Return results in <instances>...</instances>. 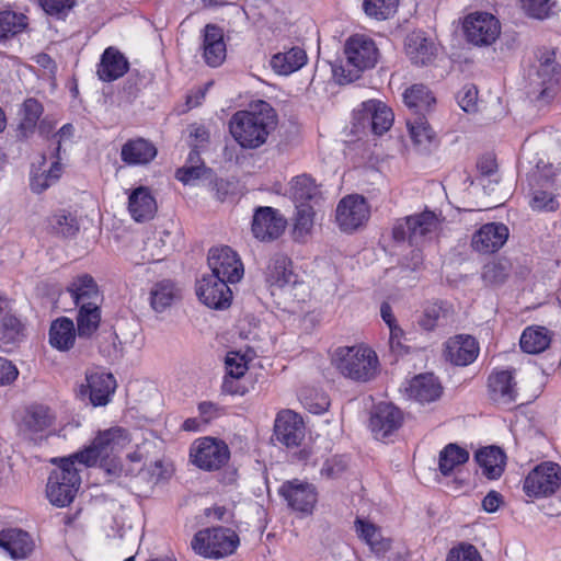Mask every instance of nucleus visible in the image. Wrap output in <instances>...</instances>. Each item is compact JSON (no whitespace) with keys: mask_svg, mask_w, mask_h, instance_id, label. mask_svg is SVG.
<instances>
[{"mask_svg":"<svg viewBox=\"0 0 561 561\" xmlns=\"http://www.w3.org/2000/svg\"><path fill=\"white\" fill-rule=\"evenodd\" d=\"M277 125L275 110L265 101H259L249 110L236 112L230 122V134L244 149H256L264 145Z\"/></svg>","mask_w":561,"mask_h":561,"instance_id":"1","label":"nucleus"},{"mask_svg":"<svg viewBox=\"0 0 561 561\" xmlns=\"http://www.w3.org/2000/svg\"><path fill=\"white\" fill-rule=\"evenodd\" d=\"M131 443L129 431L122 426H112L99 431L91 445L72 455V463L78 461L88 467L99 462L103 466L110 458L116 457Z\"/></svg>","mask_w":561,"mask_h":561,"instance_id":"2","label":"nucleus"},{"mask_svg":"<svg viewBox=\"0 0 561 561\" xmlns=\"http://www.w3.org/2000/svg\"><path fill=\"white\" fill-rule=\"evenodd\" d=\"M333 366L346 378L366 382L378 371L377 354L364 345L342 346L332 356Z\"/></svg>","mask_w":561,"mask_h":561,"instance_id":"3","label":"nucleus"},{"mask_svg":"<svg viewBox=\"0 0 561 561\" xmlns=\"http://www.w3.org/2000/svg\"><path fill=\"white\" fill-rule=\"evenodd\" d=\"M240 543L239 536L230 528L213 527L197 531L192 541V549L199 556L219 559L232 554Z\"/></svg>","mask_w":561,"mask_h":561,"instance_id":"4","label":"nucleus"},{"mask_svg":"<svg viewBox=\"0 0 561 561\" xmlns=\"http://www.w3.org/2000/svg\"><path fill=\"white\" fill-rule=\"evenodd\" d=\"M440 220L431 210L398 219L392 227V237L397 242L408 241L417 245L432 239L439 229Z\"/></svg>","mask_w":561,"mask_h":561,"instance_id":"5","label":"nucleus"},{"mask_svg":"<svg viewBox=\"0 0 561 561\" xmlns=\"http://www.w3.org/2000/svg\"><path fill=\"white\" fill-rule=\"evenodd\" d=\"M560 67L554 60V54L548 53L540 59L536 70L529 73L527 94L538 105L548 104L558 93Z\"/></svg>","mask_w":561,"mask_h":561,"instance_id":"6","label":"nucleus"},{"mask_svg":"<svg viewBox=\"0 0 561 561\" xmlns=\"http://www.w3.org/2000/svg\"><path fill=\"white\" fill-rule=\"evenodd\" d=\"M70 135V124H65L57 134L53 136L51 145L55 146L50 153L54 159L48 168H46V156H41L38 165L32 164L30 173V187L33 193L41 194L57 183L62 173L60 164L61 142Z\"/></svg>","mask_w":561,"mask_h":561,"instance_id":"7","label":"nucleus"},{"mask_svg":"<svg viewBox=\"0 0 561 561\" xmlns=\"http://www.w3.org/2000/svg\"><path fill=\"white\" fill-rule=\"evenodd\" d=\"M117 383L114 376L104 371L85 374V382L77 391V398L93 408L106 407L113 399Z\"/></svg>","mask_w":561,"mask_h":561,"instance_id":"8","label":"nucleus"},{"mask_svg":"<svg viewBox=\"0 0 561 561\" xmlns=\"http://www.w3.org/2000/svg\"><path fill=\"white\" fill-rule=\"evenodd\" d=\"M190 457L199 469L215 471L228 462L230 450L228 445L220 439L203 437L193 443L190 448Z\"/></svg>","mask_w":561,"mask_h":561,"instance_id":"9","label":"nucleus"},{"mask_svg":"<svg viewBox=\"0 0 561 561\" xmlns=\"http://www.w3.org/2000/svg\"><path fill=\"white\" fill-rule=\"evenodd\" d=\"M462 30L468 43L478 47H486L499 38L501 24L491 13L473 12L465 18Z\"/></svg>","mask_w":561,"mask_h":561,"instance_id":"10","label":"nucleus"},{"mask_svg":"<svg viewBox=\"0 0 561 561\" xmlns=\"http://www.w3.org/2000/svg\"><path fill=\"white\" fill-rule=\"evenodd\" d=\"M561 485V467L551 461L536 466L525 478L524 491L528 496L541 497L553 494Z\"/></svg>","mask_w":561,"mask_h":561,"instance_id":"11","label":"nucleus"},{"mask_svg":"<svg viewBox=\"0 0 561 561\" xmlns=\"http://www.w3.org/2000/svg\"><path fill=\"white\" fill-rule=\"evenodd\" d=\"M370 217L367 201L357 194L343 197L335 209V222L341 231L352 233L364 226Z\"/></svg>","mask_w":561,"mask_h":561,"instance_id":"12","label":"nucleus"},{"mask_svg":"<svg viewBox=\"0 0 561 561\" xmlns=\"http://www.w3.org/2000/svg\"><path fill=\"white\" fill-rule=\"evenodd\" d=\"M354 121L356 127L382 135L392 126L393 113L381 101L368 100L354 111Z\"/></svg>","mask_w":561,"mask_h":561,"instance_id":"13","label":"nucleus"},{"mask_svg":"<svg viewBox=\"0 0 561 561\" xmlns=\"http://www.w3.org/2000/svg\"><path fill=\"white\" fill-rule=\"evenodd\" d=\"M278 494L293 511L304 515L311 514L318 501L316 486L299 479L283 482Z\"/></svg>","mask_w":561,"mask_h":561,"instance_id":"14","label":"nucleus"},{"mask_svg":"<svg viewBox=\"0 0 561 561\" xmlns=\"http://www.w3.org/2000/svg\"><path fill=\"white\" fill-rule=\"evenodd\" d=\"M211 276H219L230 284L238 283L244 274L243 264L238 254L229 247L213 248L208 253Z\"/></svg>","mask_w":561,"mask_h":561,"instance_id":"15","label":"nucleus"},{"mask_svg":"<svg viewBox=\"0 0 561 561\" xmlns=\"http://www.w3.org/2000/svg\"><path fill=\"white\" fill-rule=\"evenodd\" d=\"M347 65L356 72L373 68L378 59V49L375 42L363 34L351 36L344 47Z\"/></svg>","mask_w":561,"mask_h":561,"instance_id":"16","label":"nucleus"},{"mask_svg":"<svg viewBox=\"0 0 561 561\" xmlns=\"http://www.w3.org/2000/svg\"><path fill=\"white\" fill-rule=\"evenodd\" d=\"M229 283L219 276L204 275L196 283V295L205 306L211 309H226L232 299Z\"/></svg>","mask_w":561,"mask_h":561,"instance_id":"17","label":"nucleus"},{"mask_svg":"<svg viewBox=\"0 0 561 561\" xmlns=\"http://www.w3.org/2000/svg\"><path fill=\"white\" fill-rule=\"evenodd\" d=\"M57 461L60 466L48 477L46 496L54 506L66 507L70 505V456L51 460L54 463Z\"/></svg>","mask_w":561,"mask_h":561,"instance_id":"18","label":"nucleus"},{"mask_svg":"<svg viewBox=\"0 0 561 561\" xmlns=\"http://www.w3.org/2000/svg\"><path fill=\"white\" fill-rule=\"evenodd\" d=\"M286 224V219L277 209L259 207L253 215L252 232L261 241L274 240L284 232Z\"/></svg>","mask_w":561,"mask_h":561,"instance_id":"19","label":"nucleus"},{"mask_svg":"<svg viewBox=\"0 0 561 561\" xmlns=\"http://www.w3.org/2000/svg\"><path fill=\"white\" fill-rule=\"evenodd\" d=\"M403 421L401 411L391 403H379L375 407L369 426L374 437L385 440L399 430Z\"/></svg>","mask_w":561,"mask_h":561,"instance_id":"20","label":"nucleus"},{"mask_svg":"<svg viewBox=\"0 0 561 561\" xmlns=\"http://www.w3.org/2000/svg\"><path fill=\"white\" fill-rule=\"evenodd\" d=\"M490 399L497 405L508 407L518 399V388L514 371L494 370L488 379Z\"/></svg>","mask_w":561,"mask_h":561,"instance_id":"21","label":"nucleus"},{"mask_svg":"<svg viewBox=\"0 0 561 561\" xmlns=\"http://www.w3.org/2000/svg\"><path fill=\"white\" fill-rule=\"evenodd\" d=\"M274 435L286 447L299 446L305 437L301 417L293 410L278 412L274 423Z\"/></svg>","mask_w":561,"mask_h":561,"instance_id":"22","label":"nucleus"},{"mask_svg":"<svg viewBox=\"0 0 561 561\" xmlns=\"http://www.w3.org/2000/svg\"><path fill=\"white\" fill-rule=\"evenodd\" d=\"M508 228L502 222H489L477 230L471 240L473 250L480 253H494L507 241Z\"/></svg>","mask_w":561,"mask_h":561,"instance_id":"23","label":"nucleus"},{"mask_svg":"<svg viewBox=\"0 0 561 561\" xmlns=\"http://www.w3.org/2000/svg\"><path fill=\"white\" fill-rule=\"evenodd\" d=\"M479 352V343L473 336L459 334L447 340L444 355L455 366H468L477 359Z\"/></svg>","mask_w":561,"mask_h":561,"instance_id":"24","label":"nucleus"},{"mask_svg":"<svg viewBox=\"0 0 561 561\" xmlns=\"http://www.w3.org/2000/svg\"><path fill=\"white\" fill-rule=\"evenodd\" d=\"M265 277L271 288L284 293H290L296 286L302 285L291 270V262L284 255H276L271 259Z\"/></svg>","mask_w":561,"mask_h":561,"instance_id":"25","label":"nucleus"},{"mask_svg":"<svg viewBox=\"0 0 561 561\" xmlns=\"http://www.w3.org/2000/svg\"><path fill=\"white\" fill-rule=\"evenodd\" d=\"M76 325L72 322V343L76 336L84 340H92L102 321V305L82 304L76 306Z\"/></svg>","mask_w":561,"mask_h":561,"instance_id":"26","label":"nucleus"},{"mask_svg":"<svg viewBox=\"0 0 561 561\" xmlns=\"http://www.w3.org/2000/svg\"><path fill=\"white\" fill-rule=\"evenodd\" d=\"M35 543L28 533L20 528H8L0 531V549L12 559H25L34 550Z\"/></svg>","mask_w":561,"mask_h":561,"instance_id":"27","label":"nucleus"},{"mask_svg":"<svg viewBox=\"0 0 561 561\" xmlns=\"http://www.w3.org/2000/svg\"><path fill=\"white\" fill-rule=\"evenodd\" d=\"M158 150L148 139L138 137L127 140L121 149V160L127 165H147L156 157Z\"/></svg>","mask_w":561,"mask_h":561,"instance_id":"28","label":"nucleus"},{"mask_svg":"<svg viewBox=\"0 0 561 561\" xmlns=\"http://www.w3.org/2000/svg\"><path fill=\"white\" fill-rule=\"evenodd\" d=\"M129 69L127 58L116 48H105L98 66L99 79L104 82H112L122 78Z\"/></svg>","mask_w":561,"mask_h":561,"instance_id":"29","label":"nucleus"},{"mask_svg":"<svg viewBox=\"0 0 561 561\" xmlns=\"http://www.w3.org/2000/svg\"><path fill=\"white\" fill-rule=\"evenodd\" d=\"M128 210L131 218L138 222L153 218L157 213V202L148 187L139 186L131 191L128 196Z\"/></svg>","mask_w":561,"mask_h":561,"instance_id":"30","label":"nucleus"},{"mask_svg":"<svg viewBox=\"0 0 561 561\" xmlns=\"http://www.w3.org/2000/svg\"><path fill=\"white\" fill-rule=\"evenodd\" d=\"M204 58L210 67H218L226 58V44L222 31L213 24L205 26L203 38Z\"/></svg>","mask_w":561,"mask_h":561,"instance_id":"31","label":"nucleus"},{"mask_svg":"<svg viewBox=\"0 0 561 561\" xmlns=\"http://www.w3.org/2000/svg\"><path fill=\"white\" fill-rule=\"evenodd\" d=\"M405 51L414 65H427L436 56V46L422 32H413L405 41Z\"/></svg>","mask_w":561,"mask_h":561,"instance_id":"32","label":"nucleus"},{"mask_svg":"<svg viewBox=\"0 0 561 561\" xmlns=\"http://www.w3.org/2000/svg\"><path fill=\"white\" fill-rule=\"evenodd\" d=\"M103 299V294L91 275L81 274L72 280V302L76 306L82 304L102 305Z\"/></svg>","mask_w":561,"mask_h":561,"instance_id":"33","label":"nucleus"},{"mask_svg":"<svg viewBox=\"0 0 561 561\" xmlns=\"http://www.w3.org/2000/svg\"><path fill=\"white\" fill-rule=\"evenodd\" d=\"M407 390L416 401L432 402L439 398L442 386L433 374H421L410 381Z\"/></svg>","mask_w":561,"mask_h":561,"instance_id":"34","label":"nucleus"},{"mask_svg":"<svg viewBox=\"0 0 561 561\" xmlns=\"http://www.w3.org/2000/svg\"><path fill=\"white\" fill-rule=\"evenodd\" d=\"M307 54L300 47H291L288 50L275 54L270 61L275 73L289 76L302 68L307 62Z\"/></svg>","mask_w":561,"mask_h":561,"instance_id":"35","label":"nucleus"},{"mask_svg":"<svg viewBox=\"0 0 561 561\" xmlns=\"http://www.w3.org/2000/svg\"><path fill=\"white\" fill-rule=\"evenodd\" d=\"M474 459L488 479H497L502 476L505 467V454L496 446H489L479 449Z\"/></svg>","mask_w":561,"mask_h":561,"instance_id":"36","label":"nucleus"},{"mask_svg":"<svg viewBox=\"0 0 561 561\" xmlns=\"http://www.w3.org/2000/svg\"><path fill=\"white\" fill-rule=\"evenodd\" d=\"M453 306L446 301H433L426 304L423 313L419 320V324L427 331H432L437 327L446 325L453 320Z\"/></svg>","mask_w":561,"mask_h":561,"instance_id":"37","label":"nucleus"},{"mask_svg":"<svg viewBox=\"0 0 561 561\" xmlns=\"http://www.w3.org/2000/svg\"><path fill=\"white\" fill-rule=\"evenodd\" d=\"M53 423L50 410L42 404H33L25 409L21 421V430L27 433H41Z\"/></svg>","mask_w":561,"mask_h":561,"instance_id":"38","label":"nucleus"},{"mask_svg":"<svg viewBox=\"0 0 561 561\" xmlns=\"http://www.w3.org/2000/svg\"><path fill=\"white\" fill-rule=\"evenodd\" d=\"M179 298V288L169 279L156 283L150 290V306L157 312L164 311Z\"/></svg>","mask_w":561,"mask_h":561,"instance_id":"39","label":"nucleus"},{"mask_svg":"<svg viewBox=\"0 0 561 561\" xmlns=\"http://www.w3.org/2000/svg\"><path fill=\"white\" fill-rule=\"evenodd\" d=\"M551 335L545 327H528L520 336V348L528 354H539L548 348Z\"/></svg>","mask_w":561,"mask_h":561,"instance_id":"40","label":"nucleus"},{"mask_svg":"<svg viewBox=\"0 0 561 561\" xmlns=\"http://www.w3.org/2000/svg\"><path fill=\"white\" fill-rule=\"evenodd\" d=\"M290 197L295 204H317L320 199V191L313 179L302 174L290 182Z\"/></svg>","mask_w":561,"mask_h":561,"instance_id":"41","label":"nucleus"},{"mask_svg":"<svg viewBox=\"0 0 561 561\" xmlns=\"http://www.w3.org/2000/svg\"><path fill=\"white\" fill-rule=\"evenodd\" d=\"M403 101L413 116H420L435 103V98L425 85L414 84L405 90Z\"/></svg>","mask_w":561,"mask_h":561,"instance_id":"42","label":"nucleus"},{"mask_svg":"<svg viewBox=\"0 0 561 561\" xmlns=\"http://www.w3.org/2000/svg\"><path fill=\"white\" fill-rule=\"evenodd\" d=\"M28 25L25 14L13 10L0 11V43L21 34Z\"/></svg>","mask_w":561,"mask_h":561,"instance_id":"43","label":"nucleus"},{"mask_svg":"<svg viewBox=\"0 0 561 561\" xmlns=\"http://www.w3.org/2000/svg\"><path fill=\"white\" fill-rule=\"evenodd\" d=\"M0 342L4 351H11L24 336V327L20 319L5 313L0 324Z\"/></svg>","mask_w":561,"mask_h":561,"instance_id":"44","label":"nucleus"},{"mask_svg":"<svg viewBox=\"0 0 561 561\" xmlns=\"http://www.w3.org/2000/svg\"><path fill=\"white\" fill-rule=\"evenodd\" d=\"M355 530L358 537L370 546L371 550L380 552L389 549V540L382 538L380 529L374 524L357 518L355 520Z\"/></svg>","mask_w":561,"mask_h":561,"instance_id":"45","label":"nucleus"},{"mask_svg":"<svg viewBox=\"0 0 561 561\" xmlns=\"http://www.w3.org/2000/svg\"><path fill=\"white\" fill-rule=\"evenodd\" d=\"M48 342L53 348L60 352L70 350V318L60 317L51 322Z\"/></svg>","mask_w":561,"mask_h":561,"instance_id":"46","label":"nucleus"},{"mask_svg":"<svg viewBox=\"0 0 561 561\" xmlns=\"http://www.w3.org/2000/svg\"><path fill=\"white\" fill-rule=\"evenodd\" d=\"M469 453L457 444H448L439 454V471L449 476L457 466L467 462Z\"/></svg>","mask_w":561,"mask_h":561,"instance_id":"47","label":"nucleus"},{"mask_svg":"<svg viewBox=\"0 0 561 561\" xmlns=\"http://www.w3.org/2000/svg\"><path fill=\"white\" fill-rule=\"evenodd\" d=\"M407 125L416 146L425 149L432 142L435 135L423 115L409 117Z\"/></svg>","mask_w":561,"mask_h":561,"instance_id":"48","label":"nucleus"},{"mask_svg":"<svg viewBox=\"0 0 561 561\" xmlns=\"http://www.w3.org/2000/svg\"><path fill=\"white\" fill-rule=\"evenodd\" d=\"M226 377L224 380V388L230 393H234L236 390L231 386L230 379H239L244 376L248 370L247 363L243 356L238 353H229L226 357Z\"/></svg>","mask_w":561,"mask_h":561,"instance_id":"49","label":"nucleus"},{"mask_svg":"<svg viewBox=\"0 0 561 561\" xmlns=\"http://www.w3.org/2000/svg\"><path fill=\"white\" fill-rule=\"evenodd\" d=\"M296 208L294 237L295 239H304L313 227V206L311 204H296Z\"/></svg>","mask_w":561,"mask_h":561,"instance_id":"50","label":"nucleus"},{"mask_svg":"<svg viewBox=\"0 0 561 561\" xmlns=\"http://www.w3.org/2000/svg\"><path fill=\"white\" fill-rule=\"evenodd\" d=\"M43 113L42 104L35 99H27L23 103V117L19 125V129L23 136L33 133L37 121Z\"/></svg>","mask_w":561,"mask_h":561,"instance_id":"51","label":"nucleus"},{"mask_svg":"<svg viewBox=\"0 0 561 561\" xmlns=\"http://www.w3.org/2000/svg\"><path fill=\"white\" fill-rule=\"evenodd\" d=\"M399 0H364L365 13L377 20L389 19L397 10Z\"/></svg>","mask_w":561,"mask_h":561,"instance_id":"52","label":"nucleus"},{"mask_svg":"<svg viewBox=\"0 0 561 561\" xmlns=\"http://www.w3.org/2000/svg\"><path fill=\"white\" fill-rule=\"evenodd\" d=\"M302 405L312 414H323L330 407V400L324 392L305 390L300 393Z\"/></svg>","mask_w":561,"mask_h":561,"instance_id":"53","label":"nucleus"},{"mask_svg":"<svg viewBox=\"0 0 561 561\" xmlns=\"http://www.w3.org/2000/svg\"><path fill=\"white\" fill-rule=\"evenodd\" d=\"M524 11L531 18L543 20L553 14L551 0H520Z\"/></svg>","mask_w":561,"mask_h":561,"instance_id":"54","label":"nucleus"},{"mask_svg":"<svg viewBox=\"0 0 561 561\" xmlns=\"http://www.w3.org/2000/svg\"><path fill=\"white\" fill-rule=\"evenodd\" d=\"M446 561H482V558L473 545L461 542L449 550Z\"/></svg>","mask_w":561,"mask_h":561,"instance_id":"55","label":"nucleus"},{"mask_svg":"<svg viewBox=\"0 0 561 561\" xmlns=\"http://www.w3.org/2000/svg\"><path fill=\"white\" fill-rule=\"evenodd\" d=\"M507 277L506 264L501 261H492L483 266L482 278L486 284H501Z\"/></svg>","mask_w":561,"mask_h":561,"instance_id":"56","label":"nucleus"},{"mask_svg":"<svg viewBox=\"0 0 561 561\" xmlns=\"http://www.w3.org/2000/svg\"><path fill=\"white\" fill-rule=\"evenodd\" d=\"M44 12L56 19L65 20L70 10V0H37Z\"/></svg>","mask_w":561,"mask_h":561,"instance_id":"57","label":"nucleus"},{"mask_svg":"<svg viewBox=\"0 0 561 561\" xmlns=\"http://www.w3.org/2000/svg\"><path fill=\"white\" fill-rule=\"evenodd\" d=\"M530 206L535 210H554L559 203L554 198L552 192L545 190H537L534 192L533 198L530 201Z\"/></svg>","mask_w":561,"mask_h":561,"instance_id":"58","label":"nucleus"},{"mask_svg":"<svg viewBox=\"0 0 561 561\" xmlns=\"http://www.w3.org/2000/svg\"><path fill=\"white\" fill-rule=\"evenodd\" d=\"M346 466L347 461L344 456H333L323 462L320 473L324 478L334 479L343 473Z\"/></svg>","mask_w":561,"mask_h":561,"instance_id":"59","label":"nucleus"},{"mask_svg":"<svg viewBox=\"0 0 561 561\" xmlns=\"http://www.w3.org/2000/svg\"><path fill=\"white\" fill-rule=\"evenodd\" d=\"M478 91L473 84H468L462 88L458 94V104L467 113L477 111Z\"/></svg>","mask_w":561,"mask_h":561,"instance_id":"60","label":"nucleus"},{"mask_svg":"<svg viewBox=\"0 0 561 561\" xmlns=\"http://www.w3.org/2000/svg\"><path fill=\"white\" fill-rule=\"evenodd\" d=\"M205 171L204 164L184 165L176 171L175 178L184 184H190L201 179Z\"/></svg>","mask_w":561,"mask_h":561,"instance_id":"61","label":"nucleus"},{"mask_svg":"<svg viewBox=\"0 0 561 561\" xmlns=\"http://www.w3.org/2000/svg\"><path fill=\"white\" fill-rule=\"evenodd\" d=\"M111 344L100 345V352L111 359H118L123 356V346L118 335L115 332L110 333Z\"/></svg>","mask_w":561,"mask_h":561,"instance_id":"62","label":"nucleus"},{"mask_svg":"<svg viewBox=\"0 0 561 561\" xmlns=\"http://www.w3.org/2000/svg\"><path fill=\"white\" fill-rule=\"evenodd\" d=\"M19 376V370L10 360L0 357V385L12 383Z\"/></svg>","mask_w":561,"mask_h":561,"instance_id":"63","label":"nucleus"},{"mask_svg":"<svg viewBox=\"0 0 561 561\" xmlns=\"http://www.w3.org/2000/svg\"><path fill=\"white\" fill-rule=\"evenodd\" d=\"M50 226L56 233L62 234L64 237L68 236L70 231L68 216L65 214L54 215L50 220Z\"/></svg>","mask_w":561,"mask_h":561,"instance_id":"64","label":"nucleus"}]
</instances>
